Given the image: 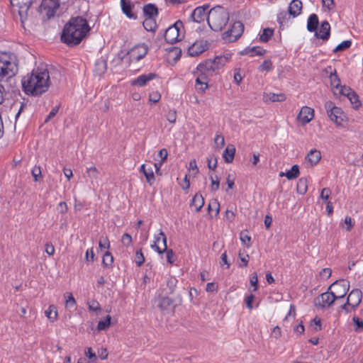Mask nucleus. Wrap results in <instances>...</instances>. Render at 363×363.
<instances>
[{
    "label": "nucleus",
    "instance_id": "nucleus-1",
    "mask_svg": "<svg viewBox=\"0 0 363 363\" xmlns=\"http://www.w3.org/2000/svg\"><path fill=\"white\" fill-rule=\"evenodd\" d=\"M91 30L86 18L82 16L72 17L65 24L61 36V41L69 47H74L86 38Z\"/></svg>",
    "mask_w": 363,
    "mask_h": 363
},
{
    "label": "nucleus",
    "instance_id": "nucleus-2",
    "mask_svg": "<svg viewBox=\"0 0 363 363\" xmlns=\"http://www.w3.org/2000/svg\"><path fill=\"white\" fill-rule=\"evenodd\" d=\"M21 83L26 94L40 96L46 92L50 85L49 72L46 68L38 67L24 76Z\"/></svg>",
    "mask_w": 363,
    "mask_h": 363
},
{
    "label": "nucleus",
    "instance_id": "nucleus-3",
    "mask_svg": "<svg viewBox=\"0 0 363 363\" xmlns=\"http://www.w3.org/2000/svg\"><path fill=\"white\" fill-rule=\"evenodd\" d=\"M18 71V61L15 55L0 57V80L4 79H11ZM5 89L0 82V104L4 101Z\"/></svg>",
    "mask_w": 363,
    "mask_h": 363
},
{
    "label": "nucleus",
    "instance_id": "nucleus-4",
    "mask_svg": "<svg viewBox=\"0 0 363 363\" xmlns=\"http://www.w3.org/2000/svg\"><path fill=\"white\" fill-rule=\"evenodd\" d=\"M229 12L220 6L211 9L208 12L207 22L208 26L213 31H221L229 21Z\"/></svg>",
    "mask_w": 363,
    "mask_h": 363
},
{
    "label": "nucleus",
    "instance_id": "nucleus-5",
    "mask_svg": "<svg viewBox=\"0 0 363 363\" xmlns=\"http://www.w3.org/2000/svg\"><path fill=\"white\" fill-rule=\"evenodd\" d=\"M60 6V0H42L38 11L43 20L48 21L55 16Z\"/></svg>",
    "mask_w": 363,
    "mask_h": 363
},
{
    "label": "nucleus",
    "instance_id": "nucleus-6",
    "mask_svg": "<svg viewBox=\"0 0 363 363\" xmlns=\"http://www.w3.org/2000/svg\"><path fill=\"white\" fill-rule=\"evenodd\" d=\"M362 298V292L359 289H352L349 294L347 301L343 304L341 308L346 313L351 312L356 309L360 304Z\"/></svg>",
    "mask_w": 363,
    "mask_h": 363
},
{
    "label": "nucleus",
    "instance_id": "nucleus-7",
    "mask_svg": "<svg viewBox=\"0 0 363 363\" xmlns=\"http://www.w3.org/2000/svg\"><path fill=\"white\" fill-rule=\"evenodd\" d=\"M325 108L330 119L337 125H340L345 118V115L342 110L340 108L335 106L334 103L331 101L325 102Z\"/></svg>",
    "mask_w": 363,
    "mask_h": 363
},
{
    "label": "nucleus",
    "instance_id": "nucleus-8",
    "mask_svg": "<svg viewBox=\"0 0 363 363\" xmlns=\"http://www.w3.org/2000/svg\"><path fill=\"white\" fill-rule=\"evenodd\" d=\"M244 31V25L240 21H235L233 23L230 28L223 34V39L226 42H235L242 34Z\"/></svg>",
    "mask_w": 363,
    "mask_h": 363
},
{
    "label": "nucleus",
    "instance_id": "nucleus-9",
    "mask_svg": "<svg viewBox=\"0 0 363 363\" xmlns=\"http://www.w3.org/2000/svg\"><path fill=\"white\" fill-rule=\"evenodd\" d=\"M182 28H183V23L179 20L170 26L165 30L164 35L166 42L169 44H174L179 41Z\"/></svg>",
    "mask_w": 363,
    "mask_h": 363
},
{
    "label": "nucleus",
    "instance_id": "nucleus-10",
    "mask_svg": "<svg viewBox=\"0 0 363 363\" xmlns=\"http://www.w3.org/2000/svg\"><path fill=\"white\" fill-rule=\"evenodd\" d=\"M148 52V47L143 43L135 45L128 52L129 63L136 62L143 59Z\"/></svg>",
    "mask_w": 363,
    "mask_h": 363
},
{
    "label": "nucleus",
    "instance_id": "nucleus-11",
    "mask_svg": "<svg viewBox=\"0 0 363 363\" xmlns=\"http://www.w3.org/2000/svg\"><path fill=\"white\" fill-rule=\"evenodd\" d=\"M350 288V284L347 283L344 280L336 281L333 284H332L329 288L328 291H330L332 294L335 295V299H340L347 294Z\"/></svg>",
    "mask_w": 363,
    "mask_h": 363
},
{
    "label": "nucleus",
    "instance_id": "nucleus-12",
    "mask_svg": "<svg viewBox=\"0 0 363 363\" xmlns=\"http://www.w3.org/2000/svg\"><path fill=\"white\" fill-rule=\"evenodd\" d=\"M226 64V60L220 56H216L213 60H207L204 62L199 64V69H206L208 70L219 69Z\"/></svg>",
    "mask_w": 363,
    "mask_h": 363
},
{
    "label": "nucleus",
    "instance_id": "nucleus-13",
    "mask_svg": "<svg viewBox=\"0 0 363 363\" xmlns=\"http://www.w3.org/2000/svg\"><path fill=\"white\" fill-rule=\"evenodd\" d=\"M335 300V295L328 290L315 298V304L321 308H328L333 305Z\"/></svg>",
    "mask_w": 363,
    "mask_h": 363
},
{
    "label": "nucleus",
    "instance_id": "nucleus-14",
    "mask_svg": "<svg viewBox=\"0 0 363 363\" xmlns=\"http://www.w3.org/2000/svg\"><path fill=\"white\" fill-rule=\"evenodd\" d=\"M10 2L13 6L18 7V13L21 16V22L23 23V19L26 18L28 11L33 1L31 0H10Z\"/></svg>",
    "mask_w": 363,
    "mask_h": 363
},
{
    "label": "nucleus",
    "instance_id": "nucleus-15",
    "mask_svg": "<svg viewBox=\"0 0 363 363\" xmlns=\"http://www.w3.org/2000/svg\"><path fill=\"white\" fill-rule=\"evenodd\" d=\"M324 72L326 74H329L330 86L333 89V91L335 95H337V90L341 86V84L336 69L333 68L331 66H328V67L325 68Z\"/></svg>",
    "mask_w": 363,
    "mask_h": 363
},
{
    "label": "nucleus",
    "instance_id": "nucleus-16",
    "mask_svg": "<svg viewBox=\"0 0 363 363\" xmlns=\"http://www.w3.org/2000/svg\"><path fill=\"white\" fill-rule=\"evenodd\" d=\"M209 8V4H204L196 7L192 12L191 18L196 23H201L207 18L208 13L206 11Z\"/></svg>",
    "mask_w": 363,
    "mask_h": 363
},
{
    "label": "nucleus",
    "instance_id": "nucleus-17",
    "mask_svg": "<svg viewBox=\"0 0 363 363\" xmlns=\"http://www.w3.org/2000/svg\"><path fill=\"white\" fill-rule=\"evenodd\" d=\"M208 49L206 42L203 40L196 41L188 49V53L191 57H196L203 53Z\"/></svg>",
    "mask_w": 363,
    "mask_h": 363
},
{
    "label": "nucleus",
    "instance_id": "nucleus-18",
    "mask_svg": "<svg viewBox=\"0 0 363 363\" xmlns=\"http://www.w3.org/2000/svg\"><path fill=\"white\" fill-rule=\"evenodd\" d=\"M313 117L314 110L308 106H303L301 109L297 118L303 125H305L309 123Z\"/></svg>",
    "mask_w": 363,
    "mask_h": 363
},
{
    "label": "nucleus",
    "instance_id": "nucleus-19",
    "mask_svg": "<svg viewBox=\"0 0 363 363\" xmlns=\"http://www.w3.org/2000/svg\"><path fill=\"white\" fill-rule=\"evenodd\" d=\"M315 35L318 38H320L323 40H328L330 35V26L327 21H324L321 23L318 31H315Z\"/></svg>",
    "mask_w": 363,
    "mask_h": 363
},
{
    "label": "nucleus",
    "instance_id": "nucleus-20",
    "mask_svg": "<svg viewBox=\"0 0 363 363\" xmlns=\"http://www.w3.org/2000/svg\"><path fill=\"white\" fill-rule=\"evenodd\" d=\"M157 77V74L155 73H149L147 74H142L134 79L131 82V85L143 86H145L148 82L152 80Z\"/></svg>",
    "mask_w": 363,
    "mask_h": 363
},
{
    "label": "nucleus",
    "instance_id": "nucleus-21",
    "mask_svg": "<svg viewBox=\"0 0 363 363\" xmlns=\"http://www.w3.org/2000/svg\"><path fill=\"white\" fill-rule=\"evenodd\" d=\"M302 5L300 0H292L288 8L289 15L294 18L297 17L301 13Z\"/></svg>",
    "mask_w": 363,
    "mask_h": 363
},
{
    "label": "nucleus",
    "instance_id": "nucleus-22",
    "mask_svg": "<svg viewBox=\"0 0 363 363\" xmlns=\"http://www.w3.org/2000/svg\"><path fill=\"white\" fill-rule=\"evenodd\" d=\"M266 52L264 49L259 46H255L252 48H246L243 50L240 51L241 55H250V57L262 56Z\"/></svg>",
    "mask_w": 363,
    "mask_h": 363
},
{
    "label": "nucleus",
    "instance_id": "nucleus-23",
    "mask_svg": "<svg viewBox=\"0 0 363 363\" xmlns=\"http://www.w3.org/2000/svg\"><path fill=\"white\" fill-rule=\"evenodd\" d=\"M306 161L308 162L311 166L316 165L321 159V153L319 150L314 149L311 150L306 156Z\"/></svg>",
    "mask_w": 363,
    "mask_h": 363
},
{
    "label": "nucleus",
    "instance_id": "nucleus-24",
    "mask_svg": "<svg viewBox=\"0 0 363 363\" xmlns=\"http://www.w3.org/2000/svg\"><path fill=\"white\" fill-rule=\"evenodd\" d=\"M121 9L123 13L130 19H136L137 15L132 12V8L133 5L130 1L121 0Z\"/></svg>",
    "mask_w": 363,
    "mask_h": 363
},
{
    "label": "nucleus",
    "instance_id": "nucleus-25",
    "mask_svg": "<svg viewBox=\"0 0 363 363\" xmlns=\"http://www.w3.org/2000/svg\"><path fill=\"white\" fill-rule=\"evenodd\" d=\"M107 69V61L104 57L97 59L94 64V73L98 76L104 74Z\"/></svg>",
    "mask_w": 363,
    "mask_h": 363
},
{
    "label": "nucleus",
    "instance_id": "nucleus-26",
    "mask_svg": "<svg viewBox=\"0 0 363 363\" xmlns=\"http://www.w3.org/2000/svg\"><path fill=\"white\" fill-rule=\"evenodd\" d=\"M140 171L145 177L147 182L150 186H152L155 181V174H154L152 168L151 167H150L149 168H147L146 165L145 164H143L140 166Z\"/></svg>",
    "mask_w": 363,
    "mask_h": 363
},
{
    "label": "nucleus",
    "instance_id": "nucleus-27",
    "mask_svg": "<svg viewBox=\"0 0 363 363\" xmlns=\"http://www.w3.org/2000/svg\"><path fill=\"white\" fill-rule=\"evenodd\" d=\"M213 72V70H208L206 69H200L199 64L198 66L196 67V70L194 72V74L196 75V79L208 82L209 77L212 74Z\"/></svg>",
    "mask_w": 363,
    "mask_h": 363
},
{
    "label": "nucleus",
    "instance_id": "nucleus-28",
    "mask_svg": "<svg viewBox=\"0 0 363 363\" xmlns=\"http://www.w3.org/2000/svg\"><path fill=\"white\" fill-rule=\"evenodd\" d=\"M145 18H155L158 15V9L155 5L148 4L143 6V9Z\"/></svg>",
    "mask_w": 363,
    "mask_h": 363
},
{
    "label": "nucleus",
    "instance_id": "nucleus-29",
    "mask_svg": "<svg viewBox=\"0 0 363 363\" xmlns=\"http://www.w3.org/2000/svg\"><path fill=\"white\" fill-rule=\"evenodd\" d=\"M235 147L233 145H228L227 146V147L225 149L223 153V157L225 162H233L235 157Z\"/></svg>",
    "mask_w": 363,
    "mask_h": 363
},
{
    "label": "nucleus",
    "instance_id": "nucleus-30",
    "mask_svg": "<svg viewBox=\"0 0 363 363\" xmlns=\"http://www.w3.org/2000/svg\"><path fill=\"white\" fill-rule=\"evenodd\" d=\"M173 300L167 296L162 297L160 300L158 307L163 312L169 311L172 309L173 306Z\"/></svg>",
    "mask_w": 363,
    "mask_h": 363
},
{
    "label": "nucleus",
    "instance_id": "nucleus-31",
    "mask_svg": "<svg viewBox=\"0 0 363 363\" xmlns=\"http://www.w3.org/2000/svg\"><path fill=\"white\" fill-rule=\"evenodd\" d=\"M319 23L318 17L315 13L309 16L307 21V29L309 32H315Z\"/></svg>",
    "mask_w": 363,
    "mask_h": 363
},
{
    "label": "nucleus",
    "instance_id": "nucleus-32",
    "mask_svg": "<svg viewBox=\"0 0 363 363\" xmlns=\"http://www.w3.org/2000/svg\"><path fill=\"white\" fill-rule=\"evenodd\" d=\"M299 167L297 164H294L292 166L290 170L287 171L286 173L281 172L279 174L280 177L285 176L289 180L296 179L299 176Z\"/></svg>",
    "mask_w": 363,
    "mask_h": 363
},
{
    "label": "nucleus",
    "instance_id": "nucleus-33",
    "mask_svg": "<svg viewBox=\"0 0 363 363\" xmlns=\"http://www.w3.org/2000/svg\"><path fill=\"white\" fill-rule=\"evenodd\" d=\"M204 205V199L201 194H196L192 199L191 206L194 207L196 212L201 211Z\"/></svg>",
    "mask_w": 363,
    "mask_h": 363
},
{
    "label": "nucleus",
    "instance_id": "nucleus-34",
    "mask_svg": "<svg viewBox=\"0 0 363 363\" xmlns=\"http://www.w3.org/2000/svg\"><path fill=\"white\" fill-rule=\"evenodd\" d=\"M264 100L266 101H270L272 102L277 101H284L286 99V96L284 94H274V93H268L264 96Z\"/></svg>",
    "mask_w": 363,
    "mask_h": 363
},
{
    "label": "nucleus",
    "instance_id": "nucleus-35",
    "mask_svg": "<svg viewBox=\"0 0 363 363\" xmlns=\"http://www.w3.org/2000/svg\"><path fill=\"white\" fill-rule=\"evenodd\" d=\"M143 25L147 31L155 32L157 28L156 20L155 18H145Z\"/></svg>",
    "mask_w": 363,
    "mask_h": 363
},
{
    "label": "nucleus",
    "instance_id": "nucleus-36",
    "mask_svg": "<svg viewBox=\"0 0 363 363\" xmlns=\"http://www.w3.org/2000/svg\"><path fill=\"white\" fill-rule=\"evenodd\" d=\"M177 284V279L174 277H169L167 278L166 281V284L167 287V291H166V294H172L174 292L176 286Z\"/></svg>",
    "mask_w": 363,
    "mask_h": 363
},
{
    "label": "nucleus",
    "instance_id": "nucleus-37",
    "mask_svg": "<svg viewBox=\"0 0 363 363\" xmlns=\"http://www.w3.org/2000/svg\"><path fill=\"white\" fill-rule=\"evenodd\" d=\"M297 192L300 194H304L308 190V180L306 178L301 177L298 179L296 186Z\"/></svg>",
    "mask_w": 363,
    "mask_h": 363
},
{
    "label": "nucleus",
    "instance_id": "nucleus-38",
    "mask_svg": "<svg viewBox=\"0 0 363 363\" xmlns=\"http://www.w3.org/2000/svg\"><path fill=\"white\" fill-rule=\"evenodd\" d=\"M274 35L272 28H267L263 29L262 33L259 34V40L262 43H267Z\"/></svg>",
    "mask_w": 363,
    "mask_h": 363
},
{
    "label": "nucleus",
    "instance_id": "nucleus-39",
    "mask_svg": "<svg viewBox=\"0 0 363 363\" xmlns=\"http://www.w3.org/2000/svg\"><path fill=\"white\" fill-rule=\"evenodd\" d=\"M45 313L50 321L53 322L57 320V311L55 306H50L49 308L45 311Z\"/></svg>",
    "mask_w": 363,
    "mask_h": 363
},
{
    "label": "nucleus",
    "instance_id": "nucleus-40",
    "mask_svg": "<svg viewBox=\"0 0 363 363\" xmlns=\"http://www.w3.org/2000/svg\"><path fill=\"white\" fill-rule=\"evenodd\" d=\"M347 99L352 104L353 108L357 109L362 106V103L359 99V96L354 91L352 94H350V96H348Z\"/></svg>",
    "mask_w": 363,
    "mask_h": 363
},
{
    "label": "nucleus",
    "instance_id": "nucleus-41",
    "mask_svg": "<svg viewBox=\"0 0 363 363\" xmlns=\"http://www.w3.org/2000/svg\"><path fill=\"white\" fill-rule=\"evenodd\" d=\"M111 317L108 315L104 320L99 321L97 325L98 330H106L111 325Z\"/></svg>",
    "mask_w": 363,
    "mask_h": 363
},
{
    "label": "nucleus",
    "instance_id": "nucleus-42",
    "mask_svg": "<svg viewBox=\"0 0 363 363\" xmlns=\"http://www.w3.org/2000/svg\"><path fill=\"white\" fill-rule=\"evenodd\" d=\"M87 177L90 179L91 184L94 183V179H96L99 176V171L96 167L92 166L86 169V171Z\"/></svg>",
    "mask_w": 363,
    "mask_h": 363
},
{
    "label": "nucleus",
    "instance_id": "nucleus-43",
    "mask_svg": "<svg viewBox=\"0 0 363 363\" xmlns=\"http://www.w3.org/2000/svg\"><path fill=\"white\" fill-rule=\"evenodd\" d=\"M113 262V257L108 251L106 252L103 256L102 264L104 267H111Z\"/></svg>",
    "mask_w": 363,
    "mask_h": 363
},
{
    "label": "nucleus",
    "instance_id": "nucleus-44",
    "mask_svg": "<svg viewBox=\"0 0 363 363\" xmlns=\"http://www.w3.org/2000/svg\"><path fill=\"white\" fill-rule=\"evenodd\" d=\"M274 66L272 62L270 60H265L258 67V70L260 72L266 71L270 72L273 69Z\"/></svg>",
    "mask_w": 363,
    "mask_h": 363
},
{
    "label": "nucleus",
    "instance_id": "nucleus-45",
    "mask_svg": "<svg viewBox=\"0 0 363 363\" xmlns=\"http://www.w3.org/2000/svg\"><path fill=\"white\" fill-rule=\"evenodd\" d=\"M208 87V82L196 79L195 88L199 93H204Z\"/></svg>",
    "mask_w": 363,
    "mask_h": 363
},
{
    "label": "nucleus",
    "instance_id": "nucleus-46",
    "mask_svg": "<svg viewBox=\"0 0 363 363\" xmlns=\"http://www.w3.org/2000/svg\"><path fill=\"white\" fill-rule=\"evenodd\" d=\"M354 330L357 333L363 331V320L357 316H354L352 318Z\"/></svg>",
    "mask_w": 363,
    "mask_h": 363
},
{
    "label": "nucleus",
    "instance_id": "nucleus-47",
    "mask_svg": "<svg viewBox=\"0 0 363 363\" xmlns=\"http://www.w3.org/2000/svg\"><path fill=\"white\" fill-rule=\"evenodd\" d=\"M352 45V41L350 40H344L341 43H340L334 50V52H337L340 51H343L348 49Z\"/></svg>",
    "mask_w": 363,
    "mask_h": 363
},
{
    "label": "nucleus",
    "instance_id": "nucleus-48",
    "mask_svg": "<svg viewBox=\"0 0 363 363\" xmlns=\"http://www.w3.org/2000/svg\"><path fill=\"white\" fill-rule=\"evenodd\" d=\"M215 211V216L219 213L220 204L216 199L212 201L208 206V211L210 213L211 211Z\"/></svg>",
    "mask_w": 363,
    "mask_h": 363
},
{
    "label": "nucleus",
    "instance_id": "nucleus-49",
    "mask_svg": "<svg viewBox=\"0 0 363 363\" xmlns=\"http://www.w3.org/2000/svg\"><path fill=\"white\" fill-rule=\"evenodd\" d=\"M354 91L350 87L342 86L337 90V95H342L348 97Z\"/></svg>",
    "mask_w": 363,
    "mask_h": 363
},
{
    "label": "nucleus",
    "instance_id": "nucleus-50",
    "mask_svg": "<svg viewBox=\"0 0 363 363\" xmlns=\"http://www.w3.org/2000/svg\"><path fill=\"white\" fill-rule=\"evenodd\" d=\"M210 179H211V191H216L219 189V187H220V181H219V179L217 176H216V179H214V178L213 177V176H210Z\"/></svg>",
    "mask_w": 363,
    "mask_h": 363
},
{
    "label": "nucleus",
    "instance_id": "nucleus-51",
    "mask_svg": "<svg viewBox=\"0 0 363 363\" xmlns=\"http://www.w3.org/2000/svg\"><path fill=\"white\" fill-rule=\"evenodd\" d=\"M32 176L35 182L39 181V179L42 177L41 169L40 166H35L31 171Z\"/></svg>",
    "mask_w": 363,
    "mask_h": 363
},
{
    "label": "nucleus",
    "instance_id": "nucleus-52",
    "mask_svg": "<svg viewBox=\"0 0 363 363\" xmlns=\"http://www.w3.org/2000/svg\"><path fill=\"white\" fill-rule=\"evenodd\" d=\"M135 262L138 267H140L144 263L145 257L141 250L136 252Z\"/></svg>",
    "mask_w": 363,
    "mask_h": 363
},
{
    "label": "nucleus",
    "instance_id": "nucleus-53",
    "mask_svg": "<svg viewBox=\"0 0 363 363\" xmlns=\"http://www.w3.org/2000/svg\"><path fill=\"white\" fill-rule=\"evenodd\" d=\"M207 162L209 169L215 170V169L217 167V158L215 155H212L211 157H208Z\"/></svg>",
    "mask_w": 363,
    "mask_h": 363
},
{
    "label": "nucleus",
    "instance_id": "nucleus-54",
    "mask_svg": "<svg viewBox=\"0 0 363 363\" xmlns=\"http://www.w3.org/2000/svg\"><path fill=\"white\" fill-rule=\"evenodd\" d=\"M240 239L243 245H245L247 247H250V240L251 237L247 234H245L244 232L240 233Z\"/></svg>",
    "mask_w": 363,
    "mask_h": 363
},
{
    "label": "nucleus",
    "instance_id": "nucleus-55",
    "mask_svg": "<svg viewBox=\"0 0 363 363\" xmlns=\"http://www.w3.org/2000/svg\"><path fill=\"white\" fill-rule=\"evenodd\" d=\"M99 247L101 250L110 248V242L107 237H103L100 239Z\"/></svg>",
    "mask_w": 363,
    "mask_h": 363
},
{
    "label": "nucleus",
    "instance_id": "nucleus-56",
    "mask_svg": "<svg viewBox=\"0 0 363 363\" xmlns=\"http://www.w3.org/2000/svg\"><path fill=\"white\" fill-rule=\"evenodd\" d=\"M133 239L132 236L128 233H124L122 236L121 242L125 246L128 247L132 244Z\"/></svg>",
    "mask_w": 363,
    "mask_h": 363
},
{
    "label": "nucleus",
    "instance_id": "nucleus-57",
    "mask_svg": "<svg viewBox=\"0 0 363 363\" xmlns=\"http://www.w3.org/2000/svg\"><path fill=\"white\" fill-rule=\"evenodd\" d=\"M250 281V284L254 286L253 291H256L258 289V278L256 272L251 274Z\"/></svg>",
    "mask_w": 363,
    "mask_h": 363
},
{
    "label": "nucleus",
    "instance_id": "nucleus-58",
    "mask_svg": "<svg viewBox=\"0 0 363 363\" xmlns=\"http://www.w3.org/2000/svg\"><path fill=\"white\" fill-rule=\"evenodd\" d=\"M323 7L326 8L328 11H332L335 6L334 0H321Z\"/></svg>",
    "mask_w": 363,
    "mask_h": 363
},
{
    "label": "nucleus",
    "instance_id": "nucleus-59",
    "mask_svg": "<svg viewBox=\"0 0 363 363\" xmlns=\"http://www.w3.org/2000/svg\"><path fill=\"white\" fill-rule=\"evenodd\" d=\"M167 119L171 123H174L177 120V112L175 110H170L167 114Z\"/></svg>",
    "mask_w": 363,
    "mask_h": 363
},
{
    "label": "nucleus",
    "instance_id": "nucleus-60",
    "mask_svg": "<svg viewBox=\"0 0 363 363\" xmlns=\"http://www.w3.org/2000/svg\"><path fill=\"white\" fill-rule=\"evenodd\" d=\"M295 316H296V306L294 304H291L290 307H289V312H288L287 315L285 316V318H284V321L288 320L290 317H291L292 318H294Z\"/></svg>",
    "mask_w": 363,
    "mask_h": 363
},
{
    "label": "nucleus",
    "instance_id": "nucleus-61",
    "mask_svg": "<svg viewBox=\"0 0 363 363\" xmlns=\"http://www.w3.org/2000/svg\"><path fill=\"white\" fill-rule=\"evenodd\" d=\"M166 252V259L167 262L169 264H173L174 262V253L172 249H167Z\"/></svg>",
    "mask_w": 363,
    "mask_h": 363
},
{
    "label": "nucleus",
    "instance_id": "nucleus-62",
    "mask_svg": "<svg viewBox=\"0 0 363 363\" xmlns=\"http://www.w3.org/2000/svg\"><path fill=\"white\" fill-rule=\"evenodd\" d=\"M89 309L92 311H98L101 310L100 304L97 301L92 300L89 303Z\"/></svg>",
    "mask_w": 363,
    "mask_h": 363
},
{
    "label": "nucleus",
    "instance_id": "nucleus-63",
    "mask_svg": "<svg viewBox=\"0 0 363 363\" xmlns=\"http://www.w3.org/2000/svg\"><path fill=\"white\" fill-rule=\"evenodd\" d=\"M76 301L74 298L73 297L72 294H69V295L67 296L66 301H65V306L66 307H70L72 308L76 306Z\"/></svg>",
    "mask_w": 363,
    "mask_h": 363
},
{
    "label": "nucleus",
    "instance_id": "nucleus-64",
    "mask_svg": "<svg viewBox=\"0 0 363 363\" xmlns=\"http://www.w3.org/2000/svg\"><path fill=\"white\" fill-rule=\"evenodd\" d=\"M160 98H161V95L157 91L152 92L151 94H150V96H149L150 101L153 102V103L158 102L160 101Z\"/></svg>",
    "mask_w": 363,
    "mask_h": 363
}]
</instances>
